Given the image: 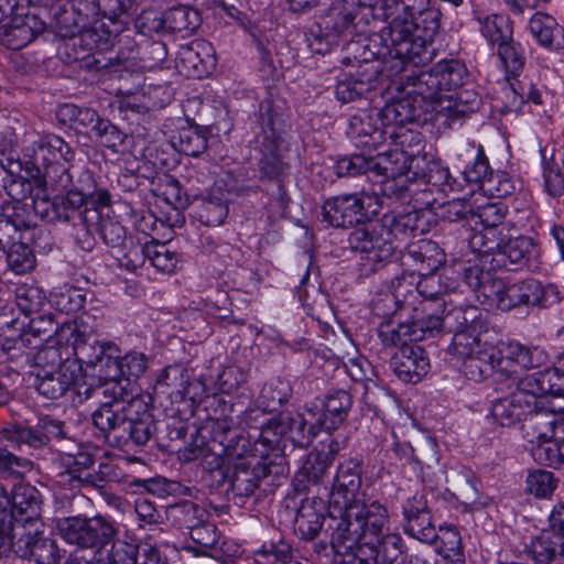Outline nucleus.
Instances as JSON below:
<instances>
[{
    "label": "nucleus",
    "instance_id": "1",
    "mask_svg": "<svg viewBox=\"0 0 564 564\" xmlns=\"http://www.w3.org/2000/svg\"><path fill=\"white\" fill-rule=\"evenodd\" d=\"M56 333L58 340L72 345L77 360L107 381L102 393L110 394L112 399L93 412L96 429L117 446L147 444L156 430L155 421L140 398L131 395V399H124L126 387L118 381L122 376L121 350L118 345L98 340L91 329L78 321L64 323Z\"/></svg>",
    "mask_w": 564,
    "mask_h": 564
},
{
    "label": "nucleus",
    "instance_id": "2",
    "mask_svg": "<svg viewBox=\"0 0 564 564\" xmlns=\"http://www.w3.org/2000/svg\"><path fill=\"white\" fill-rule=\"evenodd\" d=\"M332 538L335 564H365L375 558L397 562L402 555V538L390 532L388 508L365 497L338 514Z\"/></svg>",
    "mask_w": 564,
    "mask_h": 564
},
{
    "label": "nucleus",
    "instance_id": "3",
    "mask_svg": "<svg viewBox=\"0 0 564 564\" xmlns=\"http://www.w3.org/2000/svg\"><path fill=\"white\" fill-rule=\"evenodd\" d=\"M391 148L376 156L364 153L344 156L336 162L335 171L339 177L372 173L381 176L384 191L397 193L394 184H401L403 177H414L423 173L425 166L424 139L420 131L398 127L388 131Z\"/></svg>",
    "mask_w": 564,
    "mask_h": 564
},
{
    "label": "nucleus",
    "instance_id": "4",
    "mask_svg": "<svg viewBox=\"0 0 564 564\" xmlns=\"http://www.w3.org/2000/svg\"><path fill=\"white\" fill-rule=\"evenodd\" d=\"M378 17L391 19L381 30L380 37L391 56L404 62L423 61L427 43L433 41L438 30L437 19L430 13H421L430 0H367Z\"/></svg>",
    "mask_w": 564,
    "mask_h": 564
},
{
    "label": "nucleus",
    "instance_id": "5",
    "mask_svg": "<svg viewBox=\"0 0 564 564\" xmlns=\"http://www.w3.org/2000/svg\"><path fill=\"white\" fill-rule=\"evenodd\" d=\"M352 401L345 390L330 392L324 402V410L306 408L304 413L283 411L262 425V441L269 446L291 442L294 446L306 447L321 430H336L347 417Z\"/></svg>",
    "mask_w": 564,
    "mask_h": 564
},
{
    "label": "nucleus",
    "instance_id": "6",
    "mask_svg": "<svg viewBox=\"0 0 564 564\" xmlns=\"http://www.w3.org/2000/svg\"><path fill=\"white\" fill-rule=\"evenodd\" d=\"M466 281L479 303L487 308L510 311L522 305L546 307L560 301L555 286H544L534 279L511 283L474 267L467 270Z\"/></svg>",
    "mask_w": 564,
    "mask_h": 564
},
{
    "label": "nucleus",
    "instance_id": "7",
    "mask_svg": "<svg viewBox=\"0 0 564 564\" xmlns=\"http://www.w3.org/2000/svg\"><path fill=\"white\" fill-rule=\"evenodd\" d=\"M524 371L518 370L508 377L507 388L511 391L491 404V415L501 426L511 427L527 422L530 414L542 406V395L555 394L561 390L552 382V371Z\"/></svg>",
    "mask_w": 564,
    "mask_h": 564
},
{
    "label": "nucleus",
    "instance_id": "8",
    "mask_svg": "<svg viewBox=\"0 0 564 564\" xmlns=\"http://www.w3.org/2000/svg\"><path fill=\"white\" fill-rule=\"evenodd\" d=\"M547 356L539 347H527L519 341L487 345L463 360V372L469 380L481 381L497 371L508 378L518 370H530L545 365Z\"/></svg>",
    "mask_w": 564,
    "mask_h": 564
},
{
    "label": "nucleus",
    "instance_id": "9",
    "mask_svg": "<svg viewBox=\"0 0 564 564\" xmlns=\"http://www.w3.org/2000/svg\"><path fill=\"white\" fill-rule=\"evenodd\" d=\"M415 215L384 216L382 221H375L355 228L348 237L349 247L362 253L361 271L364 274L376 272L387 262L395 250L397 231L416 228Z\"/></svg>",
    "mask_w": 564,
    "mask_h": 564
},
{
    "label": "nucleus",
    "instance_id": "10",
    "mask_svg": "<svg viewBox=\"0 0 564 564\" xmlns=\"http://www.w3.org/2000/svg\"><path fill=\"white\" fill-rule=\"evenodd\" d=\"M45 22L18 0H0V44L20 50L44 32Z\"/></svg>",
    "mask_w": 564,
    "mask_h": 564
},
{
    "label": "nucleus",
    "instance_id": "11",
    "mask_svg": "<svg viewBox=\"0 0 564 564\" xmlns=\"http://www.w3.org/2000/svg\"><path fill=\"white\" fill-rule=\"evenodd\" d=\"M23 149L24 156L29 158V162L37 170L45 169L47 176L51 173H61L59 183L63 188H67L70 184V175L63 162H70L75 153L73 149L56 134H34L28 140Z\"/></svg>",
    "mask_w": 564,
    "mask_h": 564
},
{
    "label": "nucleus",
    "instance_id": "12",
    "mask_svg": "<svg viewBox=\"0 0 564 564\" xmlns=\"http://www.w3.org/2000/svg\"><path fill=\"white\" fill-rule=\"evenodd\" d=\"M56 529L66 543L82 550L100 551L115 542L116 529L112 522L101 516L66 517L57 521Z\"/></svg>",
    "mask_w": 564,
    "mask_h": 564
},
{
    "label": "nucleus",
    "instance_id": "13",
    "mask_svg": "<svg viewBox=\"0 0 564 564\" xmlns=\"http://www.w3.org/2000/svg\"><path fill=\"white\" fill-rule=\"evenodd\" d=\"M381 208L376 194L366 192L344 194L328 198L323 207V219L333 227H350Z\"/></svg>",
    "mask_w": 564,
    "mask_h": 564
},
{
    "label": "nucleus",
    "instance_id": "14",
    "mask_svg": "<svg viewBox=\"0 0 564 564\" xmlns=\"http://www.w3.org/2000/svg\"><path fill=\"white\" fill-rule=\"evenodd\" d=\"M262 427L260 429L258 438L253 447L251 446L247 453L241 456H234V470L230 476V486L232 491L240 497H249L258 488L260 480L267 476V466L263 459L268 456L270 451L280 448L281 444L276 446H269L262 438Z\"/></svg>",
    "mask_w": 564,
    "mask_h": 564
},
{
    "label": "nucleus",
    "instance_id": "15",
    "mask_svg": "<svg viewBox=\"0 0 564 564\" xmlns=\"http://www.w3.org/2000/svg\"><path fill=\"white\" fill-rule=\"evenodd\" d=\"M452 319L458 323L459 328L454 333L452 344L448 347L449 354L463 361L488 345L481 343L479 337L482 322L480 319V313L476 307H468L465 311L456 308L447 313L444 318H442V328L448 325Z\"/></svg>",
    "mask_w": 564,
    "mask_h": 564
},
{
    "label": "nucleus",
    "instance_id": "16",
    "mask_svg": "<svg viewBox=\"0 0 564 564\" xmlns=\"http://www.w3.org/2000/svg\"><path fill=\"white\" fill-rule=\"evenodd\" d=\"M361 484L362 469L357 460L349 459L339 465L329 496L330 518L337 520V516L343 514L344 510L367 497Z\"/></svg>",
    "mask_w": 564,
    "mask_h": 564
},
{
    "label": "nucleus",
    "instance_id": "17",
    "mask_svg": "<svg viewBox=\"0 0 564 564\" xmlns=\"http://www.w3.org/2000/svg\"><path fill=\"white\" fill-rule=\"evenodd\" d=\"M546 394L541 397L540 409L534 410L522 424L523 437L533 447H540L564 437V405H546Z\"/></svg>",
    "mask_w": 564,
    "mask_h": 564
},
{
    "label": "nucleus",
    "instance_id": "18",
    "mask_svg": "<svg viewBox=\"0 0 564 564\" xmlns=\"http://www.w3.org/2000/svg\"><path fill=\"white\" fill-rule=\"evenodd\" d=\"M442 329V318L438 315L429 314L425 317H412L411 321L395 318L380 323L378 336L384 346H392L409 341H421Z\"/></svg>",
    "mask_w": 564,
    "mask_h": 564
},
{
    "label": "nucleus",
    "instance_id": "19",
    "mask_svg": "<svg viewBox=\"0 0 564 564\" xmlns=\"http://www.w3.org/2000/svg\"><path fill=\"white\" fill-rule=\"evenodd\" d=\"M406 94L413 97V102H429L433 105V110L448 109L455 116H465V109L453 99L451 95L443 94L440 82L437 80L433 69L421 72L415 76H411L406 83Z\"/></svg>",
    "mask_w": 564,
    "mask_h": 564
},
{
    "label": "nucleus",
    "instance_id": "20",
    "mask_svg": "<svg viewBox=\"0 0 564 564\" xmlns=\"http://www.w3.org/2000/svg\"><path fill=\"white\" fill-rule=\"evenodd\" d=\"M346 134L357 148L377 150L384 144L388 131L378 109H372L351 116Z\"/></svg>",
    "mask_w": 564,
    "mask_h": 564
},
{
    "label": "nucleus",
    "instance_id": "21",
    "mask_svg": "<svg viewBox=\"0 0 564 564\" xmlns=\"http://www.w3.org/2000/svg\"><path fill=\"white\" fill-rule=\"evenodd\" d=\"M42 527L26 528L17 525L15 554L30 558L35 564H58L59 555L55 542L41 535Z\"/></svg>",
    "mask_w": 564,
    "mask_h": 564
},
{
    "label": "nucleus",
    "instance_id": "22",
    "mask_svg": "<svg viewBox=\"0 0 564 564\" xmlns=\"http://www.w3.org/2000/svg\"><path fill=\"white\" fill-rule=\"evenodd\" d=\"M390 366L401 381L416 383L429 372L430 359L421 346L404 343L391 357Z\"/></svg>",
    "mask_w": 564,
    "mask_h": 564
},
{
    "label": "nucleus",
    "instance_id": "23",
    "mask_svg": "<svg viewBox=\"0 0 564 564\" xmlns=\"http://www.w3.org/2000/svg\"><path fill=\"white\" fill-rule=\"evenodd\" d=\"M42 497L30 484H18L12 490L11 521L26 528L43 527L40 521Z\"/></svg>",
    "mask_w": 564,
    "mask_h": 564
},
{
    "label": "nucleus",
    "instance_id": "24",
    "mask_svg": "<svg viewBox=\"0 0 564 564\" xmlns=\"http://www.w3.org/2000/svg\"><path fill=\"white\" fill-rule=\"evenodd\" d=\"M404 532L416 540L434 544L437 541L431 512L422 496H413L403 506Z\"/></svg>",
    "mask_w": 564,
    "mask_h": 564
},
{
    "label": "nucleus",
    "instance_id": "25",
    "mask_svg": "<svg viewBox=\"0 0 564 564\" xmlns=\"http://www.w3.org/2000/svg\"><path fill=\"white\" fill-rule=\"evenodd\" d=\"M97 564H160V553L149 541L140 544L117 540L106 556H100Z\"/></svg>",
    "mask_w": 564,
    "mask_h": 564
},
{
    "label": "nucleus",
    "instance_id": "26",
    "mask_svg": "<svg viewBox=\"0 0 564 564\" xmlns=\"http://www.w3.org/2000/svg\"><path fill=\"white\" fill-rule=\"evenodd\" d=\"M153 391L172 403L198 398V393L192 392L188 386L187 369L181 365H170L162 369L156 376Z\"/></svg>",
    "mask_w": 564,
    "mask_h": 564
},
{
    "label": "nucleus",
    "instance_id": "27",
    "mask_svg": "<svg viewBox=\"0 0 564 564\" xmlns=\"http://www.w3.org/2000/svg\"><path fill=\"white\" fill-rule=\"evenodd\" d=\"M216 66L213 46L206 41H193L181 46L177 53V67L187 77L202 78L207 76Z\"/></svg>",
    "mask_w": 564,
    "mask_h": 564
},
{
    "label": "nucleus",
    "instance_id": "28",
    "mask_svg": "<svg viewBox=\"0 0 564 564\" xmlns=\"http://www.w3.org/2000/svg\"><path fill=\"white\" fill-rule=\"evenodd\" d=\"M84 204V197L80 193L69 192L66 196H55L53 200H35L34 210L47 221H69L78 216L84 223L85 214L78 213Z\"/></svg>",
    "mask_w": 564,
    "mask_h": 564
},
{
    "label": "nucleus",
    "instance_id": "29",
    "mask_svg": "<svg viewBox=\"0 0 564 564\" xmlns=\"http://www.w3.org/2000/svg\"><path fill=\"white\" fill-rule=\"evenodd\" d=\"M210 435L214 442L223 446L224 453L229 458L243 455L252 446L250 441L241 434L234 420L228 416L212 422Z\"/></svg>",
    "mask_w": 564,
    "mask_h": 564
},
{
    "label": "nucleus",
    "instance_id": "30",
    "mask_svg": "<svg viewBox=\"0 0 564 564\" xmlns=\"http://www.w3.org/2000/svg\"><path fill=\"white\" fill-rule=\"evenodd\" d=\"M98 219L96 225H88L84 235L83 248L90 249L93 247L94 238L91 237L93 229L99 235L102 241L112 248L120 247L126 239L124 227L116 219L110 217H101L96 210H86L85 219Z\"/></svg>",
    "mask_w": 564,
    "mask_h": 564
},
{
    "label": "nucleus",
    "instance_id": "31",
    "mask_svg": "<svg viewBox=\"0 0 564 564\" xmlns=\"http://www.w3.org/2000/svg\"><path fill=\"white\" fill-rule=\"evenodd\" d=\"M75 373L70 366H62L57 369L39 370L36 373L37 391L47 399L63 397L75 382Z\"/></svg>",
    "mask_w": 564,
    "mask_h": 564
},
{
    "label": "nucleus",
    "instance_id": "32",
    "mask_svg": "<svg viewBox=\"0 0 564 564\" xmlns=\"http://www.w3.org/2000/svg\"><path fill=\"white\" fill-rule=\"evenodd\" d=\"M500 254L505 256L510 263L522 268L539 258L540 247L535 239L530 236H512L509 228Z\"/></svg>",
    "mask_w": 564,
    "mask_h": 564
},
{
    "label": "nucleus",
    "instance_id": "33",
    "mask_svg": "<svg viewBox=\"0 0 564 564\" xmlns=\"http://www.w3.org/2000/svg\"><path fill=\"white\" fill-rule=\"evenodd\" d=\"M529 30L542 46L552 50L564 48V29L553 17L535 13L529 22Z\"/></svg>",
    "mask_w": 564,
    "mask_h": 564
},
{
    "label": "nucleus",
    "instance_id": "34",
    "mask_svg": "<svg viewBox=\"0 0 564 564\" xmlns=\"http://www.w3.org/2000/svg\"><path fill=\"white\" fill-rule=\"evenodd\" d=\"M408 254L422 274L432 273L444 261V253L438 245L429 239L411 242L408 246Z\"/></svg>",
    "mask_w": 564,
    "mask_h": 564
},
{
    "label": "nucleus",
    "instance_id": "35",
    "mask_svg": "<svg viewBox=\"0 0 564 564\" xmlns=\"http://www.w3.org/2000/svg\"><path fill=\"white\" fill-rule=\"evenodd\" d=\"M532 555L538 564H564V536L544 532L532 543Z\"/></svg>",
    "mask_w": 564,
    "mask_h": 564
},
{
    "label": "nucleus",
    "instance_id": "36",
    "mask_svg": "<svg viewBox=\"0 0 564 564\" xmlns=\"http://www.w3.org/2000/svg\"><path fill=\"white\" fill-rule=\"evenodd\" d=\"M378 112L386 123L387 131L401 126L405 127L406 123L413 122L420 116L417 107L408 98L387 104L382 109H378Z\"/></svg>",
    "mask_w": 564,
    "mask_h": 564
},
{
    "label": "nucleus",
    "instance_id": "37",
    "mask_svg": "<svg viewBox=\"0 0 564 564\" xmlns=\"http://www.w3.org/2000/svg\"><path fill=\"white\" fill-rule=\"evenodd\" d=\"M507 229L506 226L500 227V229L482 227L481 230L474 232L469 238L470 249L479 257L500 254L506 240Z\"/></svg>",
    "mask_w": 564,
    "mask_h": 564
},
{
    "label": "nucleus",
    "instance_id": "38",
    "mask_svg": "<svg viewBox=\"0 0 564 564\" xmlns=\"http://www.w3.org/2000/svg\"><path fill=\"white\" fill-rule=\"evenodd\" d=\"M55 345H47L40 348L33 356L34 366L39 370H53L62 366H69L67 359L72 351V345L66 344L65 340H58L57 333L55 332Z\"/></svg>",
    "mask_w": 564,
    "mask_h": 564
},
{
    "label": "nucleus",
    "instance_id": "39",
    "mask_svg": "<svg viewBox=\"0 0 564 564\" xmlns=\"http://www.w3.org/2000/svg\"><path fill=\"white\" fill-rule=\"evenodd\" d=\"M433 282V279H424L417 282L415 296L419 295L422 300L419 302V306L415 303L412 304V311L415 313L414 317L426 318L429 314H434L444 318L442 313L445 308V300L436 291L430 290Z\"/></svg>",
    "mask_w": 564,
    "mask_h": 564
},
{
    "label": "nucleus",
    "instance_id": "40",
    "mask_svg": "<svg viewBox=\"0 0 564 564\" xmlns=\"http://www.w3.org/2000/svg\"><path fill=\"white\" fill-rule=\"evenodd\" d=\"M164 23L169 32L188 35L200 25V15L191 7L178 6L164 14Z\"/></svg>",
    "mask_w": 564,
    "mask_h": 564
},
{
    "label": "nucleus",
    "instance_id": "41",
    "mask_svg": "<svg viewBox=\"0 0 564 564\" xmlns=\"http://www.w3.org/2000/svg\"><path fill=\"white\" fill-rule=\"evenodd\" d=\"M479 31L490 45H500L512 37V24L508 17L489 14L478 18Z\"/></svg>",
    "mask_w": 564,
    "mask_h": 564
},
{
    "label": "nucleus",
    "instance_id": "42",
    "mask_svg": "<svg viewBox=\"0 0 564 564\" xmlns=\"http://www.w3.org/2000/svg\"><path fill=\"white\" fill-rule=\"evenodd\" d=\"M443 94L447 95L453 89L464 85L467 77L466 66L457 61H441L432 67Z\"/></svg>",
    "mask_w": 564,
    "mask_h": 564
},
{
    "label": "nucleus",
    "instance_id": "43",
    "mask_svg": "<svg viewBox=\"0 0 564 564\" xmlns=\"http://www.w3.org/2000/svg\"><path fill=\"white\" fill-rule=\"evenodd\" d=\"M319 509L312 501H305L297 510L295 528L305 540L314 539L321 531L324 522L323 506Z\"/></svg>",
    "mask_w": 564,
    "mask_h": 564
},
{
    "label": "nucleus",
    "instance_id": "44",
    "mask_svg": "<svg viewBox=\"0 0 564 564\" xmlns=\"http://www.w3.org/2000/svg\"><path fill=\"white\" fill-rule=\"evenodd\" d=\"M421 175L414 177H403L401 184H394L398 187V195L402 196V192L408 189V183L422 181L424 184H430L435 187H443L449 183L451 174L448 167L444 166L440 161L429 160L425 158V166L422 169Z\"/></svg>",
    "mask_w": 564,
    "mask_h": 564
},
{
    "label": "nucleus",
    "instance_id": "45",
    "mask_svg": "<svg viewBox=\"0 0 564 564\" xmlns=\"http://www.w3.org/2000/svg\"><path fill=\"white\" fill-rule=\"evenodd\" d=\"M264 137L262 143V158L260 159V171L268 178L279 177L285 170V163L280 154L281 140L274 135Z\"/></svg>",
    "mask_w": 564,
    "mask_h": 564
},
{
    "label": "nucleus",
    "instance_id": "46",
    "mask_svg": "<svg viewBox=\"0 0 564 564\" xmlns=\"http://www.w3.org/2000/svg\"><path fill=\"white\" fill-rule=\"evenodd\" d=\"M505 94L509 100L506 106L509 111H519L527 101H532L535 105L542 104L540 90L530 80L514 78Z\"/></svg>",
    "mask_w": 564,
    "mask_h": 564
},
{
    "label": "nucleus",
    "instance_id": "47",
    "mask_svg": "<svg viewBox=\"0 0 564 564\" xmlns=\"http://www.w3.org/2000/svg\"><path fill=\"white\" fill-rule=\"evenodd\" d=\"M437 534L444 558L447 560L449 564H464L465 556L458 529L454 524L444 523L440 525Z\"/></svg>",
    "mask_w": 564,
    "mask_h": 564
},
{
    "label": "nucleus",
    "instance_id": "48",
    "mask_svg": "<svg viewBox=\"0 0 564 564\" xmlns=\"http://www.w3.org/2000/svg\"><path fill=\"white\" fill-rule=\"evenodd\" d=\"M336 449L330 444L327 453L323 451L310 453L299 475L303 476L307 482H318L330 467Z\"/></svg>",
    "mask_w": 564,
    "mask_h": 564
},
{
    "label": "nucleus",
    "instance_id": "49",
    "mask_svg": "<svg viewBox=\"0 0 564 564\" xmlns=\"http://www.w3.org/2000/svg\"><path fill=\"white\" fill-rule=\"evenodd\" d=\"M189 536L194 545H189L187 549L196 556L209 555L210 551L219 540L216 525L207 522L206 520L199 525L192 528L189 531Z\"/></svg>",
    "mask_w": 564,
    "mask_h": 564
},
{
    "label": "nucleus",
    "instance_id": "50",
    "mask_svg": "<svg viewBox=\"0 0 564 564\" xmlns=\"http://www.w3.org/2000/svg\"><path fill=\"white\" fill-rule=\"evenodd\" d=\"M148 260L158 271L171 274L177 268L180 256L177 252L171 250L166 243L150 241Z\"/></svg>",
    "mask_w": 564,
    "mask_h": 564
},
{
    "label": "nucleus",
    "instance_id": "51",
    "mask_svg": "<svg viewBox=\"0 0 564 564\" xmlns=\"http://www.w3.org/2000/svg\"><path fill=\"white\" fill-rule=\"evenodd\" d=\"M29 229V224L18 213L0 215V250H7L22 238V231Z\"/></svg>",
    "mask_w": 564,
    "mask_h": 564
},
{
    "label": "nucleus",
    "instance_id": "52",
    "mask_svg": "<svg viewBox=\"0 0 564 564\" xmlns=\"http://www.w3.org/2000/svg\"><path fill=\"white\" fill-rule=\"evenodd\" d=\"M372 87L373 84L369 77L365 78L364 75L350 76L338 82L335 94L341 102H350L369 93Z\"/></svg>",
    "mask_w": 564,
    "mask_h": 564
},
{
    "label": "nucleus",
    "instance_id": "53",
    "mask_svg": "<svg viewBox=\"0 0 564 564\" xmlns=\"http://www.w3.org/2000/svg\"><path fill=\"white\" fill-rule=\"evenodd\" d=\"M292 547L283 540L263 544L254 552V564H290L292 561Z\"/></svg>",
    "mask_w": 564,
    "mask_h": 564
},
{
    "label": "nucleus",
    "instance_id": "54",
    "mask_svg": "<svg viewBox=\"0 0 564 564\" xmlns=\"http://www.w3.org/2000/svg\"><path fill=\"white\" fill-rule=\"evenodd\" d=\"M372 313L375 316L387 319H395L408 316L410 311H402L401 301L390 290L378 293L372 300Z\"/></svg>",
    "mask_w": 564,
    "mask_h": 564
},
{
    "label": "nucleus",
    "instance_id": "55",
    "mask_svg": "<svg viewBox=\"0 0 564 564\" xmlns=\"http://www.w3.org/2000/svg\"><path fill=\"white\" fill-rule=\"evenodd\" d=\"M292 395L289 381L276 378L265 383L260 393L261 403L269 410H276Z\"/></svg>",
    "mask_w": 564,
    "mask_h": 564
},
{
    "label": "nucleus",
    "instance_id": "56",
    "mask_svg": "<svg viewBox=\"0 0 564 564\" xmlns=\"http://www.w3.org/2000/svg\"><path fill=\"white\" fill-rule=\"evenodd\" d=\"M7 260L12 271L24 274L35 267V257L32 249L20 241L7 248Z\"/></svg>",
    "mask_w": 564,
    "mask_h": 564
},
{
    "label": "nucleus",
    "instance_id": "57",
    "mask_svg": "<svg viewBox=\"0 0 564 564\" xmlns=\"http://www.w3.org/2000/svg\"><path fill=\"white\" fill-rule=\"evenodd\" d=\"M178 147L185 155L198 156L208 148L207 135L198 128H184L180 131Z\"/></svg>",
    "mask_w": 564,
    "mask_h": 564
},
{
    "label": "nucleus",
    "instance_id": "58",
    "mask_svg": "<svg viewBox=\"0 0 564 564\" xmlns=\"http://www.w3.org/2000/svg\"><path fill=\"white\" fill-rule=\"evenodd\" d=\"M416 276L413 273L402 272L400 275H395L390 283V291L398 295L401 301L402 311L412 312L413 301L415 299V290L417 282Z\"/></svg>",
    "mask_w": 564,
    "mask_h": 564
},
{
    "label": "nucleus",
    "instance_id": "59",
    "mask_svg": "<svg viewBox=\"0 0 564 564\" xmlns=\"http://www.w3.org/2000/svg\"><path fill=\"white\" fill-rule=\"evenodd\" d=\"M149 242L141 243L130 240L124 245L121 254L118 256L119 265L127 271L134 272L142 268L148 260Z\"/></svg>",
    "mask_w": 564,
    "mask_h": 564
},
{
    "label": "nucleus",
    "instance_id": "60",
    "mask_svg": "<svg viewBox=\"0 0 564 564\" xmlns=\"http://www.w3.org/2000/svg\"><path fill=\"white\" fill-rule=\"evenodd\" d=\"M32 469L29 458L17 456L0 446V478L21 477Z\"/></svg>",
    "mask_w": 564,
    "mask_h": 564
},
{
    "label": "nucleus",
    "instance_id": "61",
    "mask_svg": "<svg viewBox=\"0 0 564 564\" xmlns=\"http://www.w3.org/2000/svg\"><path fill=\"white\" fill-rule=\"evenodd\" d=\"M498 55L503 62L507 70L513 76L514 79L516 76H518L522 70L525 63L524 52L522 51L520 44L516 43L511 37V40L505 41L498 45Z\"/></svg>",
    "mask_w": 564,
    "mask_h": 564
},
{
    "label": "nucleus",
    "instance_id": "62",
    "mask_svg": "<svg viewBox=\"0 0 564 564\" xmlns=\"http://www.w3.org/2000/svg\"><path fill=\"white\" fill-rule=\"evenodd\" d=\"M508 213L507 206L501 203H486L479 205L474 209V217L482 225L484 228L490 227L500 229L503 225V219Z\"/></svg>",
    "mask_w": 564,
    "mask_h": 564
},
{
    "label": "nucleus",
    "instance_id": "63",
    "mask_svg": "<svg viewBox=\"0 0 564 564\" xmlns=\"http://www.w3.org/2000/svg\"><path fill=\"white\" fill-rule=\"evenodd\" d=\"M17 304L25 315L37 313L45 303L43 292L34 285H19L15 290Z\"/></svg>",
    "mask_w": 564,
    "mask_h": 564
},
{
    "label": "nucleus",
    "instance_id": "64",
    "mask_svg": "<svg viewBox=\"0 0 564 564\" xmlns=\"http://www.w3.org/2000/svg\"><path fill=\"white\" fill-rule=\"evenodd\" d=\"M532 455L540 464L554 468L564 466V437L540 447H532Z\"/></svg>",
    "mask_w": 564,
    "mask_h": 564
}]
</instances>
